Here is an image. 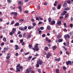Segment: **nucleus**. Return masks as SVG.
I'll return each instance as SVG.
<instances>
[{
  "label": "nucleus",
  "instance_id": "obj_1",
  "mask_svg": "<svg viewBox=\"0 0 73 73\" xmlns=\"http://www.w3.org/2000/svg\"><path fill=\"white\" fill-rule=\"evenodd\" d=\"M38 44L37 43L36 44V45L34 46V48H33V50L34 51L35 50L36 52H37L38 50H39V49L38 48Z\"/></svg>",
  "mask_w": 73,
  "mask_h": 73
},
{
  "label": "nucleus",
  "instance_id": "obj_2",
  "mask_svg": "<svg viewBox=\"0 0 73 73\" xmlns=\"http://www.w3.org/2000/svg\"><path fill=\"white\" fill-rule=\"evenodd\" d=\"M37 63H38L39 65H41L43 64V61L42 60H38V61H37Z\"/></svg>",
  "mask_w": 73,
  "mask_h": 73
},
{
  "label": "nucleus",
  "instance_id": "obj_3",
  "mask_svg": "<svg viewBox=\"0 0 73 73\" xmlns=\"http://www.w3.org/2000/svg\"><path fill=\"white\" fill-rule=\"evenodd\" d=\"M66 65H72V61H68L66 62Z\"/></svg>",
  "mask_w": 73,
  "mask_h": 73
},
{
  "label": "nucleus",
  "instance_id": "obj_4",
  "mask_svg": "<svg viewBox=\"0 0 73 73\" xmlns=\"http://www.w3.org/2000/svg\"><path fill=\"white\" fill-rule=\"evenodd\" d=\"M64 38H68V39H69L70 38V36L69 35H68V34L67 35H66L64 36Z\"/></svg>",
  "mask_w": 73,
  "mask_h": 73
},
{
  "label": "nucleus",
  "instance_id": "obj_5",
  "mask_svg": "<svg viewBox=\"0 0 73 73\" xmlns=\"http://www.w3.org/2000/svg\"><path fill=\"white\" fill-rule=\"evenodd\" d=\"M67 13V11H64L61 14V16H64L65 15L66 13Z\"/></svg>",
  "mask_w": 73,
  "mask_h": 73
},
{
  "label": "nucleus",
  "instance_id": "obj_6",
  "mask_svg": "<svg viewBox=\"0 0 73 73\" xmlns=\"http://www.w3.org/2000/svg\"><path fill=\"white\" fill-rule=\"evenodd\" d=\"M57 24L58 25H62V23H61V21L60 20L58 21L57 22Z\"/></svg>",
  "mask_w": 73,
  "mask_h": 73
},
{
  "label": "nucleus",
  "instance_id": "obj_7",
  "mask_svg": "<svg viewBox=\"0 0 73 73\" xmlns=\"http://www.w3.org/2000/svg\"><path fill=\"white\" fill-rule=\"evenodd\" d=\"M31 71V70H30L29 68H28L26 70V71L25 73H30Z\"/></svg>",
  "mask_w": 73,
  "mask_h": 73
},
{
  "label": "nucleus",
  "instance_id": "obj_8",
  "mask_svg": "<svg viewBox=\"0 0 73 73\" xmlns=\"http://www.w3.org/2000/svg\"><path fill=\"white\" fill-rule=\"evenodd\" d=\"M19 30H21V31H24V27H19Z\"/></svg>",
  "mask_w": 73,
  "mask_h": 73
},
{
  "label": "nucleus",
  "instance_id": "obj_9",
  "mask_svg": "<svg viewBox=\"0 0 73 73\" xmlns=\"http://www.w3.org/2000/svg\"><path fill=\"white\" fill-rule=\"evenodd\" d=\"M63 7L64 8H66L67 7V3H64L63 5Z\"/></svg>",
  "mask_w": 73,
  "mask_h": 73
},
{
  "label": "nucleus",
  "instance_id": "obj_10",
  "mask_svg": "<svg viewBox=\"0 0 73 73\" xmlns=\"http://www.w3.org/2000/svg\"><path fill=\"white\" fill-rule=\"evenodd\" d=\"M16 31V28H13L12 30V32L13 33H15V31Z\"/></svg>",
  "mask_w": 73,
  "mask_h": 73
},
{
  "label": "nucleus",
  "instance_id": "obj_11",
  "mask_svg": "<svg viewBox=\"0 0 73 73\" xmlns=\"http://www.w3.org/2000/svg\"><path fill=\"white\" fill-rule=\"evenodd\" d=\"M16 73H18V72H20V70L18 68H16Z\"/></svg>",
  "mask_w": 73,
  "mask_h": 73
},
{
  "label": "nucleus",
  "instance_id": "obj_12",
  "mask_svg": "<svg viewBox=\"0 0 73 73\" xmlns=\"http://www.w3.org/2000/svg\"><path fill=\"white\" fill-rule=\"evenodd\" d=\"M51 25H54V24H55V21H52L51 22Z\"/></svg>",
  "mask_w": 73,
  "mask_h": 73
},
{
  "label": "nucleus",
  "instance_id": "obj_13",
  "mask_svg": "<svg viewBox=\"0 0 73 73\" xmlns=\"http://www.w3.org/2000/svg\"><path fill=\"white\" fill-rule=\"evenodd\" d=\"M69 13H67L66 14V15H65V19H67V17H69Z\"/></svg>",
  "mask_w": 73,
  "mask_h": 73
},
{
  "label": "nucleus",
  "instance_id": "obj_14",
  "mask_svg": "<svg viewBox=\"0 0 73 73\" xmlns=\"http://www.w3.org/2000/svg\"><path fill=\"white\" fill-rule=\"evenodd\" d=\"M15 47H16V48H15V50H17L19 49V47L18 46V45H15Z\"/></svg>",
  "mask_w": 73,
  "mask_h": 73
},
{
  "label": "nucleus",
  "instance_id": "obj_15",
  "mask_svg": "<svg viewBox=\"0 0 73 73\" xmlns=\"http://www.w3.org/2000/svg\"><path fill=\"white\" fill-rule=\"evenodd\" d=\"M61 4H60L59 5H58L57 8L58 9H60L61 8Z\"/></svg>",
  "mask_w": 73,
  "mask_h": 73
},
{
  "label": "nucleus",
  "instance_id": "obj_16",
  "mask_svg": "<svg viewBox=\"0 0 73 73\" xmlns=\"http://www.w3.org/2000/svg\"><path fill=\"white\" fill-rule=\"evenodd\" d=\"M62 41H63L62 39H59L58 40L59 42H62Z\"/></svg>",
  "mask_w": 73,
  "mask_h": 73
},
{
  "label": "nucleus",
  "instance_id": "obj_17",
  "mask_svg": "<svg viewBox=\"0 0 73 73\" xmlns=\"http://www.w3.org/2000/svg\"><path fill=\"white\" fill-rule=\"evenodd\" d=\"M27 33H24L23 35V37H27Z\"/></svg>",
  "mask_w": 73,
  "mask_h": 73
},
{
  "label": "nucleus",
  "instance_id": "obj_18",
  "mask_svg": "<svg viewBox=\"0 0 73 73\" xmlns=\"http://www.w3.org/2000/svg\"><path fill=\"white\" fill-rule=\"evenodd\" d=\"M32 36V35L31 34H29L28 36V37H27V39H28V38H30L31 37V36Z\"/></svg>",
  "mask_w": 73,
  "mask_h": 73
},
{
  "label": "nucleus",
  "instance_id": "obj_19",
  "mask_svg": "<svg viewBox=\"0 0 73 73\" xmlns=\"http://www.w3.org/2000/svg\"><path fill=\"white\" fill-rule=\"evenodd\" d=\"M47 28L48 31H50V27L49 25L47 26Z\"/></svg>",
  "mask_w": 73,
  "mask_h": 73
},
{
  "label": "nucleus",
  "instance_id": "obj_20",
  "mask_svg": "<svg viewBox=\"0 0 73 73\" xmlns=\"http://www.w3.org/2000/svg\"><path fill=\"white\" fill-rule=\"evenodd\" d=\"M32 58V56H29L28 57V58L27 59V60H29H29H31V58Z\"/></svg>",
  "mask_w": 73,
  "mask_h": 73
},
{
  "label": "nucleus",
  "instance_id": "obj_21",
  "mask_svg": "<svg viewBox=\"0 0 73 73\" xmlns=\"http://www.w3.org/2000/svg\"><path fill=\"white\" fill-rule=\"evenodd\" d=\"M9 48L8 47H5L4 48V50H8Z\"/></svg>",
  "mask_w": 73,
  "mask_h": 73
},
{
  "label": "nucleus",
  "instance_id": "obj_22",
  "mask_svg": "<svg viewBox=\"0 0 73 73\" xmlns=\"http://www.w3.org/2000/svg\"><path fill=\"white\" fill-rule=\"evenodd\" d=\"M64 9L65 11H69V10H70V8L69 7H67Z\"/></svg>",
  "mask_w": 73,
  "mask_h": 73
},
{
  "label": "nucleus",
  "instance_id": "obj_23",
  "mask_svg": "<svg viewBox=\"0 0 73 73\" xmlns=\"http://www.w3.org/2000/svg\"><path fill=\"white\" fill-rule=\"evenodd\" d=\"M48 55L49 57H51L52 56V53L50 52H49L48 53Z\"/></svg>",
  "mask_w": 73,
  "mask_h": 73
},
{
  "label": "nucleus",
  "instance_id": "obj_24",
  "mask_svg": "<svg viewBox=\"0 0 73 73\" xmlns=\"http://www.w3.org/2000/svg\"><path fill=\"white\" fill-rule=\"evenodd\" d=\"M19 23H17L16 24H15L14 25V26L15 27H16L17 26H19Z\"/></svg>",
  "mask_w": 73,
  "mask_h": 73
},
{
  "label": "nucleus",
  "instance_id": "obj_25",
  "mask_svg": "<svg viewBox=\"0 0 73 73\" xmlns=\"http://www.w3.org/2000/svg\"><path fill=\"white\" fill-rule=\"evenodd\" d=\"M23 3V2L22 1H19L18 2V4L19 5H21V4Z\"/></svg>",
  "mask_w": 73,
  "mask_h": 73
},
{
  "label": "nucleus",
  "instance_id": "obj_26",
  "mask_svg": "<svg viewBox=\"0 0 73 73\" xmlns=\"http://www.w3.org/2000/svg\"><path fill=\"white\" fill-rule=\"evenodd\" d=\"M14 15L15 16H17V12H14Z\"/></svg>",
  "mask_w": 73,
  "mask_h": 73
},
{
  "label": "nucleus",
  "instance_id": "obj_27",
  "mask_svg": "<svg viewBox=\"0 0 73 73\" xmlns=\"http://www.w3.org/2000/svg\"><path fill=\"white\" fill-rule=\"evenodd\" d=\"M48 22H51L52 21V19L50 18H49L48 19Z\"/></svg>",
  "mask_w": 73,
  "mask_h": 73
},
{
  "label": "nucleus",
  "instance_id": "obj_28",
  "mask_svg": "<svg viewBox=\"0 0 73 73\" xmlns=\"http://www.w3.org/2000/svg\"><path fill=\"white\" fill-rule=\"evenodd\" d=\"M21 65L20 64H18L17 66V68H19L20 66Z\"/></svg>",
  "mask_w": 73,
  "mask_h": 73
},
{
  "label": "nucleus",
  "instance_id": "obj_29",
  "mask_svg": "<svg viewBox=\"0 0 73 73\" xmlns=\"http://www.w3.org/2000/svg\"><path fill=\"white\" fill-rule=\"evenodd\" d=\"M48 47H46L44 48L45 50H48Z\"/></svg>",
  "mask_w": 73,
  "mask_h": 73
},
{
  "label": "nucleus",
  "instance_id": "obj_30",
  "mask_svg": "<svg viewBox=\"0 0 73 73\" xmlns=\"http://www.w3.org/2000/svg\"><path fill=\"white\" fill-rule=\"evenodd\" d=\"M64 28H66L67 26L66 24V23H65L64 24Z\"/></svg>",
  "mask_w": 73,
  "mask_h": 73
},
{
  "label": "nucleus",
  "instance_id": "obj_31",
  "mask_svg": "<svg viewBox=\"0 0 73 73\" xmlns=\"http://www.w3.org/2000/svg\"><path fill=\"white\" fill-rule=\"evenodd\" d=\"M3 41H4V42H5V41H7V40H6V38H3Z\"/></svg>",
  "mask_w": 73,
  "mask_h": 73
},
{
  "label": "nucleus",
  "instance_id": "obj_32",
  "mask_svg": "<svg viewBox=\"0 0 73 73\" xmlns=\"http://www.w3.org/2000/svg\"><path fill=\"white\" fill-rule=\"evenodd\" d=\"M7 2H9L8 3H12V0H7Z\"/></svg>",
  "mask_w": 73,
  "mask_h": 73
},
{
  "label": "nucleus",
  "instance_id": "obj_33",
  "mask_svg": "<svg viewBox=\"0 0 73 73\" xmlns=\"http://www.w3.org/2000/svg\"><path fill=\"white\" fill-rule=\"evenodd\" d=\"M73 32H70L69 33V35H70V36H71V35H73Z\"/></svg>",
  "mask_w": 73,
  "mask_h": 73
},
{
  "label": "nucleus",
  "instance_id": "obj_34",
  "mask_svg": "<svg viewBox=\"0 0 73 73\" xmlns=\"http://www.w3.org/2000/svg\"><path fill=\"white\" fill-rule=\"evenodd\" d=\"M39 64L38 63H37V64L36 65V66L38 68L40 66V65H39Z\"/></svg>",
  "mask_w": 73,
  "mask_h": 73
},
{
  "label": "nucleus",
  "instance_id": "obj_35",
  "mask_svg": "<svg viewBox=\"0 0 73 73\" xmlns=\"http://www.w3.org/2000/svg\"><path fill=\"white\" fill-rule=\"evenodd\" d=\"M36 25V23H33V26H34V27H35Z\"/></svg>",
  "mask_w": 73,
  "mask_h": 73
},
{
  "label": "nucleus",
  "instance_id": "obj_36",
  "mask_svg": "<svg viewBox=\"0 0 73 73\" xmlns=\"http://www.w3.org/2000/svg\"><path fill=\"white\" fill-rule=\"evenodd\" d=\"M56 46H54L53 47V50H56Z\"/></svg>",
  "mask_w": 73,
  "mask_h": 73
},
{
  "label": "nucleus",
  "instance_id": "obj_37",
  "mask_svg": "<svg viewBox=\"0 0 73 73\" xmlns=\"http://www.w3.org/2000/svg\"><path fill=\"white\" fill-rule=\"evenodd\" d=\"M29 12V11H24V13H28Z\"/></svg>",
  "mask_w": 73,
  "mask_h": 73
},
{
  "label": "nucleus",
  "instance_id": "obj_38",
  "mask_svg": "<svg viewBox=\"0 0 73 73\" xmlns=\"http://www.w3.org/2000/svg\"><path fill=\"white\" fill-rule=\"evenodd\" d=\"M63 49H64L65 51H66V50H67V49H66V47L65 46H64L63 47Z\"/></svg>",
  "mask_w": 73,
  "mask_h": 73
},
{
  "label": "nucleus",
  "instance_id": "obj_39",
  "mask_svg": "<svg viewBox=\"0 0 73 73\" xmlns=\"http://www.w3.org/2000/svg\"><path fill=\"white\" fill-rule=\"evenodd\" d=\"M44 29V27H42L40 28V29L41 30H43V29Z\"/></svg>",
  "mask_w": 73,
  "mask_h": 73
},
{
  "label": "nucleus",
  "instance_id": "obj_40",
  "mask_svg": "<svg viewBox=\"0 0 73 73\" xmlns=\"http://www.w3.org/2000/svg\"><path fill=\"white\" fill-rule=\"evenodd\" d=\"M29 48L30 49H31V48H32V46H31V44L29 45Z\"/></svg>",
  "mask_w": 73,
  "mask_h": 73
},
{
  "label": "nucleus",
  "instance_id": "obj_41",
  "mask_svg": "<svg viewBox=\"0 0 73 73\" xmlns=\"http://www.w3.org/2000/svg\"><path fill=\"white\" fill-rule=\"evenodd\" d=\"M19 9H20L21 11H22V9H21V6H19Z\"/></svg>",
  "mask_w": 73,
  "mask_h": 73
},
{
  "label": "nucleus",
  "instance_id": "obj_42",
  "mask_svg": "<svg viewBox=\"0 0 73 73\" xmlns=\"http://www.w3.org/2000/svg\"><path fill=\"white\" fill-rule=\"evenodd\" d=\"M23 21H24V19H21L19 20V21H20V22H23Z\"/></svg>",
  "mask_w": 73,
  "mask_h": 73
},
{
  "label": "nucleus",
  "instance_id": "obj_43",
  "mask_svg": "<svg viewBox=\"0 0 73 73\" xmlns=\"http://www.w3.org/2000/svg\"><path fill=\"white\" fill-rule=\"evenodd\" d=\"M38 33L40 34H41L42 33V31L41 30H40L38 31Z\"/></svg>",
  "mask_w": 73,
  "mask_h": 73
},
{
  "label": "nucleus",
  "instance_id": "obj_44",
  "mask_svg": "<svg viewBox=\"0 0 73 73\" xmlns=\"http://www.w3.org/2000/svg\"><path fill=\"white\" fill-rule=\"evenodd\" d=\"M24 31L26 30V29H27V26H25L24 28Z\"/></svg>",
  "mask_w": 73,
  "mask_h": 73
},
{
  "label": "nucleus",
  "instance_id": "obj_45",
  "mask_svg": "<svg viewBox=\"0 0 73 73\" xmlns=\"http://www.w3.org/2000/svg\"><path fill=\"white\" fill-rule=\"evenodd\" d=\"M46 58H49V56L48 54H47L46 55Z\"/></svg>",
  "mask_w": 73,
  "mask_h": 73
},
{
  "label": "nucleus",
  "instance_id": "obj_46",
  "mask_svg": "<svg viewBox=\"0 0 73 73\" xmlns=\"http://www.w3.org/2000/svg\"><path fill=\"white\" fill-rule=\"evenodd\" d=\"M10 58V56H8L6 57V58L7 60H8V59H9V58Z\"/></svg>",
  "mask_w": 73,
  "mask_h": 73
},
{
  "label": "nucleus",
  "instance_id": "obj_47",
  "mask_svg": "<svg viewBox=\"0 0 73 73\" xmlns=\"http://www.w3.org/2000/svg\"><path fill=\"white\" fill-rule=\"evenodd\" d=\"M38 71L39 73H41V69H38Z\"/></svg>",
  "mask_w": 73,
  "mask_h": 73
},
{
  "label": "nucleus",
  "instance_id": "obj_48",
  "mask_svg": "<svg viewBox=\"0 0 73 73\" xmlns=\"http://www.w3.org/2000/svg\"><path fill=\"white\" fill-rule=\"evenodd\" d=\"M43 54L44 55H46V52L45 51L43 52Z\"/></svg>",
  "mask_w": 73,
  "mask_h": 73
},
{
  "label": "nucleus",
  "instance_id": "obj_49",
  "mask_svg": "<svg viewBox=\"0 0 73 73\" xmlns=\"http://www.w3.org/2000/svg\"><path fill=\"white\" fill-rule=\"evenodd\" d=\"M28 29H32V27L31 26H29L28 27Z\"/></svg>",
  "mask_w": 73,
  "mask_h": 73
},
{
  "label": "nucleus",
  "instance_id": "obj_50",
  "mask_svg": "<svg viewBox=\"0 0 73 73\" xmlns=\"http://www.w3.org/2000/svg\"><path fill=\"white\" fill-rule=\"evenodd\" d=\"M55 61H60V59L58 58H56L55 59Z\"/></svg>",
  "mask_w": 73,
  "mask_h": 73
},
{
  "label": "nucleus",
  "instance_id": "obj_51",
  "mask_svg": "<svg viewBox=\"0 0 73 73\" xmlns=\"http://www.w3.org/2000/svg\"><path fill=\"white\" fill-rule=\"evenodd\" d=\"M19 69H23V67L22 66H20L19 67Z\"/></svg>",
  "mask_w": 73,
  "mask_h": 73
},
{
  "label": "nucleus",
  "instance_id": "obj_52",
  "mask_svg": "<svg viewBox=\"0 0 73 73\" xmlns=\"http://www.w3.org/2000/svg\"><path fill=\"white\" fill-rule=\"evenodd\" d=\"M67 3H68V4H70V1L68 0L67 1Z\"/></svg>",
  "mask_w": 73,
  "mask_h": 73
},
{
  "label": "nucleus",
  "instance_id": "obj_53",
  "mask_svg": "<svg viewBox=\"0 0 73 73\" xmlns=\"http://www.w3.org/2000/svg\"><path fill=\"white\" fill-rule=\"evenodd\" d=\"M47 3H47V2H45L44 3V5H47Z\"/></svg>",
  "mask_w": 73,
  "mask_h": 73
},
{
  "label": "nucleus",
  "instance_id": "obj_54",
  "mask_svg": "<svg viewBox=\"0 0 73 73\" xmlns=\"http://www.w3.org/2000/svg\"><path fill=\"white\" fill-rule=\"evenodd\" d=\"M29 54V52H27L25 54V55H28V54Z\"/></svg>",
  "mask_w": 73,
  "mask_h": 73
},
{
  "label": "nucleus",
  "instance_id": "obj_55",
  "mask_svg": "<svg viewBox=\"0 0 73 73\" xmlns=\"http://www.w3.org/2000/svg\"><path fill=\"white\" fill-rule=\"evenodd\" d=\"M66 54H67V55H69V52L68 51H66Z\"/></svg>",
  "mask_w": 73,
  "mask_h": 73
},
{
  "label": "nucleus",
  "instance_id": "obj_56",
  "mask_svg": "<svg viewBox=\"0 0 73 73\" xmlns=\"http://www.w3.org/2000/svg\"><path fill=\"white\" fill-rule=\"evenodd\" d=\"M31 21L32 22H34L35 21V19H31Z\"/></svg>",
  "mask_w": 73,
  "mask_h": 73
},
{
  "label": "nucleus",
  "instance_id": "obj_57",
  "mask_svg": "<svg viewBox=\"0 0 73 73\" xmlns=\"http://www.w3.org/2000/svg\"><path fill=\"white\" fill-rule=\"evenodd\" d=\"M51 42V40L50 39H49L48 40V42H49V43H50Z\"/></svg>",
  "mask_w": 73,
  "mask_h": 73
},
{
  "label": "nucleus",
  "instance_id": "obj_58",
  "mask_svg": "<svg viewBox=\"0 0 73 73\" xmlns=\"http://www.w3.org/2000/svg\"><path fill=\"white\" fill-rule=\"evenodd\" d=\"M60 37H60V36L59 35H58L57 36V38L58 39H59V38H60Z\"/></svg>",
  "mask_w": 73,
  "mask_h": 73
},
{
  "label": "nucleus",
  "instance_id": "obj_59",
  "mask_svg": "<svg viewBox=\"0 0 73 73\" xmlns=\"http://www.w3.org/2000/svg\"><path fill=\"white\" fill-rule=\"evenodd\" d=\"M42 36L43 37H45V34H43L42 35Z\"/></svg>",
  "mask_w": 73,
  "mask_h": 73
},
{
  "label": "nucleus",
  "instance_id": "obj_60",
  "mask_svg": "<svg viewBox=\"0 0 73 73\" xmlns=\"http://www.w3.org/2000/svg\"><path fill=\"white\" fill-rule=\"evenodd\" d=\"M66 68L65 66H64L63 67V69L64 70H66Z\"/></svg>",
  "mask_w": 73,
  "mask_h": 73
},
{
  "label": "nucleus",
  "instance_id": "obj_61",
  "mask_svg": "<svg viewBox=\"0 0 73 73\" xmlns=\"http://www.w3.org/2000/svg\"><path fill=\"white\" fill-rule=\"evenodd\" d=\"M19 37L21 38L22 37V35L21 34H19Z\"/></svg>",
  "mask_w": 73,
  "mask_h": 73
},
{
  "label": "nucleus",
  "instance_id": "obj_62",
  "mask_svg": "<svg viewBox=\"0 0 73 73\" xmlns=\"http://www.w3.org/2000/svg\"><path fill=\"white\" fill-rule=\"evenodd\" d=\"M70 27H71V28L73 27V24H70Z\"/></svg>",
  "mask_w": 73,
  "mask_h": 73
},
{
  "label": "nucleus",
  "instance_id": "obj_63",
  "mask_svg": "<svg viewBox=\"0 0 73 73\" xmlns=\"http://www.w3.org/2000/svg\"><path fill=\"white\" fill-rule=\"evenodd\" d=\"M39 19L40 20H43V19L42 18V17H40Z\"/></svg>",
  "mask_w": 73,
  "mask_h": 73
},
{
  "label": "nucleus",
  "instance_id": "obj_64",
  "mask_svg": "<svg viewBox=\"0 0 73 73\" xmlns=\"http://www.w3.org/2000/svg\"><path fill=\"white\" fill-rule=\"evenodd\" d=\"M20 42L21 43L23 42V39H22L20 40Z\"/></svg>",
  "mask_w": 73,
  "mask_h": 73
}]
</instances>
